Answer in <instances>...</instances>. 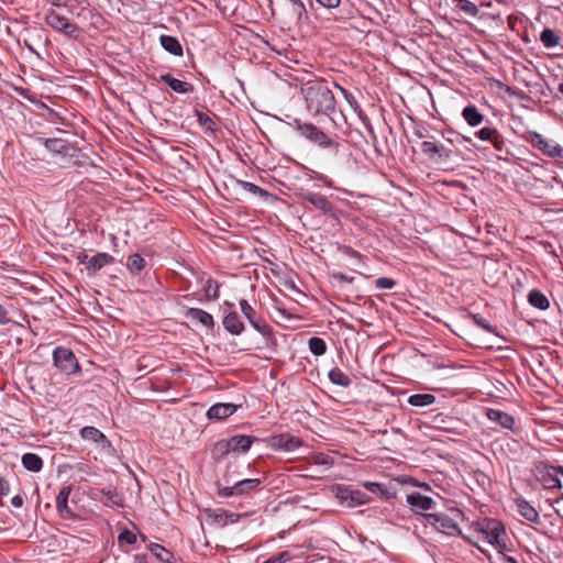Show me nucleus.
Here are the masks:
<instances>
[{"label": "nucleus", "mask_w": 563, "mask_h": 563, "mask_svg": "<svg viewBox=\"0 0 563 563\" xmlns=\"http://www.w3.org/2000/svg\"><path fill=\"white\" fill-rule=\"evenodd\" d=\"M534 143L543 153L551 157H563V148L552 141L543 139L540 134L533 137Z\"/></svg>", "instance_id": "14"}, {"label": "nucleus", "mask_w": 563, "mask_h": 563, "mask_svg": "<svg viewBox=\"0 0 563 563\" xmlns=\"http://www.w3.org/2000/svg\"><path fill=\"white\" fill-rule=\"evenodd\" d=\"M240 307H241V310L243 312V314L245 316V318L249 319V321L254 325V327H257L256 325V322L254 320V317H255V310L249 305V302L246 300H241L240 301Z\"/></svg>", "instance_id": "38"}, {"label": "nucleus", "mask_w": 563, "mask_h": 563, "mask_svg": "<svg viewBox=\"0 0 563 563\" xmlns=\"http://www.w3.org/2000/svg\"><path fill=\"white\" fill-rule=\"evenodd\" d=\"M119 541L133 544L136 541V536L129 530H124L119 534Z\"/></svg>", "instance_id": "41"}, {"label": "nucleus", "mask_w": 563, "mask_h": 563, "mask_svg": "<svg viewBox=\"0 0 563 563\" xmlns=\"http://www.w3.org/2000/svg\"><path fill=\"white\" fill-rule=\"evenodd\" d=\"M305 199L316 208L322 210L324 213H329L332 211L331 203L324 196L320 194L308 192L305 196Z\"/></svg>", "instance_id": "19"}, {"label": "nucleus", "mask_w": 563, "mask_h": 563, "mask_svg": "<svg viewBox=\"0 0 563 563\" xmlns=\"http://www.w3.org/2000/svg\"><path fill=\"white\" fill-rule=\"evenodd\" d=\"M211 290H212V280H208V284L206 286V292L208 294V296H212L213 298H217L218 297V294H217L218 292V286L217 285L213 286L212 295H210Z\"/></svg>", "instance_id": "46"}, {"label": "nucleus", "mask_w": 563, "mask_h": 563, "mask_svg": "<svg viewBox=\"0 0 563 563\" xmlns=\"http://www.w3.org/2000/svg\"><path fill=\"white\" fill-rule=\"evenodd\" d=\"M332 492L340 504L350 508L367 504L371 499L365 493L347 486L336 485L332 488Z\"/></svg>", "instance_id": "4"}, {"label": "nucleus", "mask_w": 563, "mask_h": 563, "mask_svg": "<svg viewBox=\"0 0 563 563\" xmlns=\"http://www.w3.org/2000/svg\"><path fill=\"white\" fill-rule=\"evenodd\" d=\"M112 257L106 253H99L92 257H90L87 262V269L91 272H97L101 269L103 266L112 262Z\"/></svg>", "instance_id": "21"}, {"label": "nucleus", "mask_w": 563, "mask_h": 563, "mask_svg": "<svg viewBox=\"0 0 563 563\" xmlns=\"http://www.w3.org/2000/svg\"><path fill=\"white\" fill-rule=\"evenodd\" d=\"M407 503L417 514H423L424 511L433 508L434 501L432 498L424 496L418 492L407 495Z\"/></svg>", "instance_id": "11"}, {"label": "nucleus", "mask_w": 563, "mask_h": 563, "mask_svg": "<svg viewBox=\"0 0 563 563\" xmlns=\"http://www.w3.org/2000/svg\"><path fill=\"white\" fill-rule=\"evenodd\" d=\"M559 91L563 95V82L559 85Z\"/></svg>", "instance_id": "54"}, {"label": "nucleus", "mask_w": 563, "mask_h": 563, "mask_svg": "<svg viewBox=\"0 0 563 563\" xmlns=\"http://www.w3.org/2000/svg\"><path fill=\"white\" fill-rule=\"evenodd\" d=\"M560 471L556 467L550 466L544 467L541 472V482L548 489L561 487V481L559 478Z\"/></svg>", "instance_id": "15"}, {"label": "nucleus", "mask_w": 563, "mask_h": 563, "mask_svg": "<svg viewBox=\"0 0 563 563\" xmlns=\"http://www.w3.org/2000/svg\"><path fill=\"white\" fill-rule=\"evenodd\" d=\"M7 322V311L5 309L0 305V323Z\"/></svg>", "instance_id": "52"}, {"label": "nucleus", "mask_w": 563, "mask_h": 563, "mask_svg": "<svg viewBox=\"0 0 563 563\" xmlns=\"http://www.w3.org/2000/svg\"><path fill=\"white\" fill-rule=\"evenodd\" d=\"M457 7L471 16H475L478 13L477 7L470 0H457Z\"/></svg>", "instance_id": "36"}, {"label": "nucleus", "mask_w": 563, "mask_h": 563, "mask_svg": "<svg viewBox=\"0 0 563 563\" xmlns=\"http://www.w3.org/2000/svg\"><path fill=\"white\" fill-rule=\"evenodd\" d=\"M52 4L55 5V7L68 8V0H53Z\"/></svg>", "instance_id": "50"}, {"label": "nucleus", "mask_w": 563, "mask_h": 563, "mask_svg": "<svg viewBox=\"0 0 563 563\" xmlns=\"http://www.w3.org/2000/svg\"><path fill=\"white\" fill-rule=\"evenodd\" d=\"M294 2H301L300 0H289V5H291V3Z\"/></svg>", "instance_id": "55"}, {"label": "nucleus", "mask_w": 563, "mask_h": 563, "mask_svg": "<svg viewBox=\"0 0 563 563\" xmlns=\"http://www.w3.org/2000/svg\"><path fill=\"white\" fill-rule=\"evenodd\" d=\"M309 462L314 465H323L327 467H329L333 464L332 459L323 453L313 454L309 459Z\"/></svg>", "instance_id": "37"}, {"label": "nucleus", "mask_w": 563, "mask_h": 563, "mask_svg": "<svg viewBox=\"0 0 563 563\" xmlns=\"http://www.w3.org/2000/svg\"><path fill=\"white\" fill-rule=\"evenodd\" d=\"M289 12L291 16L299 20L306 13V9L302 2H294L289 5Z\"/></svg>", "instance_id": "39"}, {"label": "nucleus", "mask_w": 563, "mask_h": 563, "mask_svg": "<svg viewBox=\"0 0 563 563\" xmlns=\"http://www.w3.org/2000/svg\"><path fill=\"white\" fill-rule=\"evenodd\" d=\"M45 22L55 31L73 38H77L80 34V29L70 22L66 16L60 13L49 10L45 15Z\"/></svg>", "instance_id": "3"}, {"label": "nucleus", "mask_w": 563, "mask_h": 563, "mask_svg": "<svg viewBox=\"0 0 563 563\" xmlns=\"http://www.w3.org/2000/svg\"><path fill=\"white\" fill-rule=\"evenodd\" d=\"M309 349L314 355L320 356L325 353L327 346L322 339L311 338L309 339Z\"/></svg>", "instance_id": "34"}, {"label": "nucleus", "mask_w": 563, "mask_h": 563, "mask_svg": "<svg viewBox=\"0 0 563 563\" xmlns=\"http://www.w3.org/2000/svg\"><path fill=\"white\" fill-rule=\"evenodd\" d=\"M474 320L479 327L484 328L485 330H487L489 332H493V328L486 322V320L484 318L474 316Z\"/></svg>", "instance_id": "44"}, {"label": "nucleus", "mask_w": 563, "mask_h": 563, "mask_svg": "<svg viewBox=\"0 0 563 563\" xmlns=\"http://www.w3.org/2000/svg\"><path fill=\"white\" fill-rule=\"evenodd\" d=\"M429 523L435 527L437 530L448 534L454 536L460 532L457 523L443 514H429L427 515Z\"/></svg>", "instance_id": "7"}, {"label": "nucleus", "mask_w": 563, "mask_h": 563, "mask_svg": "<svg viewBox=\"0 0 563 563\" xmlns=\"http://www.w3.org/2000/svg\"><path fill=\"white\" fill-rule=\"evenodd\" d=\"M529 302L538 309H547L549 307L548 298L538 289H533L529 294Z\"/></svg>", "instance_id": "29"}, {"label": "nucleus", "mask_w": 563, "mask_h": 563, "mask_svg": "<svg viewBox=\"0 0 563 563\" xmlns=\"http://www.w3.org/2000/svg\"><path fill=\"white\" fill-rule=\"evenodd\" d=\"M375 285L379 289H391L395 286V282L388 277H380L375 280Z\"/></svg>", "instance_id": "40"}, {"label": "nucleus", "mask_w": 563, "mask_h": 563, "mask_svg": "<svg viewBox=\"0 0 563 563\" xmlns=\"http://www.w3.org/2000/svg\"><path fill=\"white\" fill-rule=\"evenodd\" d=\"M506 561L509 562V563H516V560L514 558H511V556H507Z\"/></svg>", "instance_id": "53"}, {"label": "nucleus", "mask_w": 563, "mask_h": 563, "mask_svg": "<svg viewBox=\"0 0 563 563\" xmlns=\"http://www.w3.org/2000/svg\"><path fill=\"white\" fill-rule=\"evenodd\" d=\"M477 135L482 141H492V142H494L495 145L497 143V139H498L497 132H496V130H494L492 128L486 126V128L481 129L477 132Z\"/></svg>", "instance_id": "35"}, {"label": "nucleus", "mask_w": 563, "mask_h": 563, "mask_svg": "<svg viewBox=\"0 0 563 563\" xmlns=\"http://www.w3.org/2000/svg\"><path fill=\"white\" fill-rule=\"evenodd\" d=\"M46 146L55 152H60L64 148L63 141L60 140H47Z\"/></svg>", "instance_id": "42"}, {"label": "nucleus", "mask_w": 563, "mask_h": 563, "mask_svg": "<svg viewBox=\"0 0 563 563\" xmlns=\"http://www.w3.org/2000/svg\"><path fill=\"white\" fill-rule=\"evenodd\" d=\"M487 418L493 422L499 423L501 427L506 429H511L515 422L514 418L510 415L497 409H488Z\"/></svg>", "instance_id": "16"}, {"label": "nucleus", "mask_w": 563, "mask_h": 563, "mask_svg": "<svg viewBox=\"0 0 563 563\" xmlns=\"http://www.w3.org/2000/svg\"><path fill=\"white\" fill-rule=\"evenodd\" d=\"M224 328L232 334H240L244 330V324L235 312H230L223 318Z\"/></svg>", "instance_id": "18"}, {"label": "nucleus", "mask_w": 563, "mask_h": 563, "mask_svg": "<svg viewBox=\"0 0 563 563\" xmlns=\"http://www.w3.org/2000/svg\"><path fill=\"white\" fill-rule=\"evenodd\" d=\"M148 550L151 551V553L153 555H155L162 562L170 563V561L173 559V554L168 550H166L164 547H162L157 543L150 544Z\"/></svg>", "instance_id": "31"}, {"label": "nucleus", "mask_w": 563, "mask_h": 563, "mask_svg": "<svg viewBox=\"0 0 563 563\" xmlns=\"http://www.w3.org/2000/svg\"><path fill=\"white\" fill-rule=\"evenodd\" d=\"M145 261L137 254L131 255L128 258L126 266L132 273H139L143 269Z\"/></svg>", "instance_id": "33"}, {"label": "nucleus", "mask_w": 563, "mask_h": 563, "mask_svg": "<svg viewBox=\"0 0 563 563\" xmlns=\"http://www.w3.org/2000/svg\"><path fill=\"white\" fill-rule=\"evenodd\" d=\"M435 401V397L432 394H415L408 398V402L415 407L430 406Z\"/></svg>", "instance_id": "28"}, {"label": "nucleus", "mask_w": 563, "mask_h": 563, "mask_svg": "<svg viewBox=\"0 0 563 563\" xmlns=\"http://www.w3.org/2000/svg\"><path fill=\"white\" fill-rule=\"evenodd\" d=\"M477 534L475 543L482 550L479 542L494 547L499 552L507 550V533L504 525L496 519H483L474 525Z\"/></svg>", "instance_id": "2"}, {"label": "nucleus", "mask_w": 563, "mask_h": 563, "mask_svg": "<svg viewBox=\"0 0 563 563\" xmlns=\"http://www.w3.org/2000/svg\"><path fill=\"white\" fill-rule=\"evenodd\" d=\"M516 507L518 514L523 517L525 519L531 521V522H538L539 521V514L533 506H531L528 501L523 499H518L516 501Z\"/></svg>", "instance_id": "17"}, {"label": "nucleus", "mask_w": 563, "mask_h": 563, "mask_svg": "<svg viewBox=\"0 0 563 563\" xmlns=\"http://www.w3.org/2000/svg\"><path fill=\"white\" fill-rule=\"evenodd\" d=\"M258 484H260V479H257V478L242 479L231 487L222 488L220 490V494L222 496H233V495L246 494L250 490L257 487Z\"/></svg>", "instance_id": "12"}, {"label": "nucleus", "mask_w": 563, "mask_h": 563, "mask_svg": "<svg viewBox=\"0 0 563 563\" xmlns=\"http://www.w3.org/2000/svg\"><path fill=\"white\" fill-rule=\"evenodd\" d=\"M70 492H71L70 486H64L59 490V493L56 497V507H57L58 511L62 514V516H64V517H66L70 512L68 509V505H67V500H68Z\"/></svg>", "instance_id": "23"}, {"label": "nucleus", "mask_w": 563, "mask_h": 563, "mask_svg": "<svg viewBox=\"0 0 563 563\" xmlns=\"http://www.w3.org/2000/svg\"><path fill=\"white\" fill-rule=\"evenodd\" d=\"M22 464L26 470L32 472H38L43 466L41 457L33 453H25L22 456Z\"/></svg>", "instance_id": "27"}, {"label": "nucleus", "mask_w": 563, "mask_h": 563, "mask_svg": "<svg viewBox=\"0 0 563 563\" xmlns=\"http://www.w3.org/2000/svg\"><path fill=\"white\" fill-rule=\"evenodd\" d=\"M329 379L339 386L346 387L351 384V379L341 369L333 368L328 374Z\"/></svg>", "instance_id": "30"}, {"label": "nucleus", "mask_w": 563, "mask_h": 563, "mask_svg": "<svg viewBox=\"0 0 563 563\" xmlns=\"http://www.w3.org/2000/svg\"><path fill=\"white\" fill-rule=\"evenodd\" d=\"M240 406L231 404V402H218L212 405L206 416L208 420L211 421H221L230 416H232Z\"/></svg>", "instance_id": "9"}, {"label": "nucleus", "mask_w": 563, "mask_h": 563, "mask_svg": "<svg viewBox=\"0 0 563 563\" xmlns=\"http://www.w3.org/2000/svg\"><path fill=\"white\" fill-rule=\"evenodd\" d=\"M540 38L547 47H553L559 44V36L553 30L550 29L543 30Z\"/></svg>", "instance_id": "32"}, {"label": "nucleus", "mask_w": 563, "mask_h": 563, "mask_svg": "<svg viewBox=\"0 0 563 563\" xmlns=\"http://www.w3.org/2000/svg\"><path fill=\"white\" fill-rule=\"evenodd\" d=\"M317 2L328 9H334L340 4V0H317Z\"/></svg>", "instance_id": "43"}, {"label": "nucleus", "mask_w": 563, "mask_h": 563, "mask_svg": "<svg viewBox=\"0 0 563 563\" xmlns=\"http://www.w3.org/2000/svg\"><path fill=\"white\" fill-rule=\"evenodd\" d=\"M11 503L15 507H21L23 505V498L21 496H14Z\"/></svg>", "instance_id": "49"}, {"label": "nucleus", "mask_w": 563, "mask_h": 563, "mask_svg": "<svg viewBox=\"0 0 563 563\" xmlns=\"http://www.w3.org/2000/svg\"><path fill=\"white\" fill-rule=\"evenodd\" d=\"M254 441V438L250 435H234L230 438L228 441H220L216 445V450L221 453H227L229 451L242 453L246 452L252 443Z\"/></svg>", "instance_id": "5"}, {"label": "nucleus", "mask_w": 563, "mask_h": 563, "mask_svg": "<svg viewBox=\"0 0 563 563\" xmlns=\"http://www.w3.org/2000/svg\"><path fill=\"white\" fill-rule=\"evenodd\" d=\"M269 445L274 450L292 452L299 446H301V441L300 439L290 434H279L274 435L269 439Z\"/></svg>", "instance_id": "8"}, {"label": "nucleus", "mask_w": 563, "mask_h": 563, "mask_svg": "<svg viewBox=\"0 0 563 563\" xmlns=\"http://www.w3.org/2000/svg\"><path fill=\"white\" fill-rule=\"evenodd\" d=\"M243 187L252 192H256L260 190V188L251 183H243Z\"/></svg>", "instance_id": "51"}, {"label": "nucleus", "mask_w": 563, "mask_h": 563, "mask_svg": "<svg viewBox=\"0 0 563 563\" xmlns=\"http://www.w3.org/2000/svg\"><path fill=\"white\" fill-rule=\"evenodd\" d=\"M297 130L301 136L319 144L320 146L327 147L331 144L330 139L312 124H299Z\"/></svg>", "instance_id": "10"}, {"label": "nucleus", "mask_w": 563, "mask_h": 563, "mask_svg": "<svg viewBox=\"0 0 563 563\" xmlns=\"http://www.w3.org/2000/svg\"><path fill=\"white\" fill-rule=\"evenodd\" d=\"M421 151L424 154H428L430 156L435 155V154L439 155L440 157H449L450 156V152L444 146L439 145L431 141H424L421 144Z\"/></svg>", "instance_id": "22"}, {"label": "nucleus", "mask_w": 563, "mask_h": 563, "mask_svg": "<svg viewBox=\"0 0 563 563\" xmlns=\"http://www.w3.org/2000/svg\"><path fill=\"white\" fill-rule=\"evenodd\" d=\"M187 316L189 319L198 321L206 327H212L213 324L212 316L201 309L191 308L188 310Z\"/></svg>", "instance_id": "24"}, {"label": "nucleus", "mask_w": 563, "mask_h": 563, "mask_svg": "<svg viewBox=\"0 0 563 563\" xmlns=\"http://www.w3.org/2000/svg\"><path fill=\"white\" fill-rule=\"evenodd\" d=\"M162 80L166 82L174 91L179 93H186L191 89V86L179 79L174 78L172 75H163Z\"/></svg>", "instance_id": "25"}, {"label": "nucleus", "mask_w": 563, "mask_h": 563, "mask_svg": "<svg viewBox=\"0 0 563 563\" xmlns=\"http://www.w3.org/2000/svg\"><path fill=\"white\" fill-rule=\"evenodd\" d=\"M560 474L563 476V467H559Z\"/></svg>", "instance_id": "56"}, {"label": "nucleus", "mask_w": 563, "mask_h": 563, "mask_svg": "<svg viewBox=\"0 0 563 563\" xmlns=\"http://www.w3.org/2000/svg\"><path fill=\"white\" fill-rule=\"evenodd\" d=\"M80 435L84 440L96 443L101 450H108L111 446L104 434L93 427L82 428Z\"/></svg>", "instance_id": "13"}, {"label": "nucleus", "mask_w": 563, "mask_h": 563, "mask_svg": "<svg viewBox=\"0 0 563 563\" xmlns=\"http://www.w3.org/2000/svg\"><path fill=\"white\" fill-rule=\"evenodd\" d=\"M463 118L472 126L481 124L484 119L483 114H481L474 106L464 108Z\"/></svg>", "instance_id": "26"}, {"label": "nucleus", "mask_w": 563, "mask_h": 563, "mask_svg": "<svg viewBox=\"0 0 563 563\" xmlns=\"http://www.w3.org/2000/svg\"><path fill=\"white\" fill-rule=\"evenodd\" d=\"M264 563H271V561H266V562H264Z\"/></svg>", "instance_id": "57"}, {"label": "nucleus", "mask_w": 563, "mask_h": 563, "mask_svg": "<svg viewBox=\"0 0 563 563\" xmlns=\"http://www.w3.org/2000/svg\"><path fill=\"white\" fill-rule=\"evenodd\" d=\"M9 493V485L5 481L0 478V495H7Z\"/></svg>", "instance_id": "48"}, {"label": "nucleus", "mask_w": 563, "mask_h": 563, "mask_svg": "<svg viewBox=\"0 0 563 563\" xmlns=\"http://www.w3.org/2000/svg\"><path fill=\"white\" fill-rule=\"evenodd\" d=\"M300 92L307 111L313 115L330 114L335 108L334 96L324 81H308L301 86Z\"/></svg>", "instance_id": "1"}, {"label": "nucleus", "mask_w": 563, "mask_h": 563, "mask_svg": "<svg viewBox=\"0 0 563 563\" xmlns=\"http://www.w3.org/2000/svg\"><path fill=\"white\" fill-rule=\"evenodd\" d=\"M54 363L66 374H71L78 369V362L74 353L64 347H57L54 351Z\"/></svg>", "instance_id": "6"}, {"label": "nucleus", "mask_w": 563, "mask_h": 563, "mask_svg": "<svg viewBox=\"0 0 563 563\" xmlns=\"http://www.w3.org/2000/svg\"><path fill=\"white\" fill-rule=\"evenodd\" d=\"M364 486L372 493H383L382 486L377 483L367 482Z\"/></svg>", "instance_id": "45"}, {"label": "nucleus", "mask_w": 563, "mask_h": 563, "mask_svg": "<svg viewBox=\"0 0 563 563\" xmlns=\"http://www.w3.org/2000/svg\"><path fill=\"white\" fill-rule=\"evenodd\" d=\"M240 515L236 514H225V523H234L239 520Z\"/></svg>", "instance_id": "47"}, {"label": "nucleus", "mask_w": 563, "mask_h": 563, "mask_svg": "<svg viewBox=\"0 0 563 563\" xmlns=\"http://www.w3.org/2000/svg\"><path fill=\"white\" fill-rule=\"evenodd\" d=\"M161 44L164 47V49L172 53L173 55H175V56L183 55V47L176 37L169 36V35H162Z\"/></svg>", "instance_id": "20"}]
</instances>
